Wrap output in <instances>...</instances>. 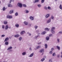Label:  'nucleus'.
<instances>
[{
	"label": "nucleus",
	"mask_w": 62,
	"mask_h": 62,
	"mask_svg": "<svg viewBox=\"0 0 62 62\" xmlns=\"http://www.w3.org/2000/svg\"><path fill=\"white\" fill-rule=\"evenodd\" d=\"M55 29V28L54 27H53L52 28V32L53 34H54L55 32L54 31H53V30H54Z\"/></svg>",
	"instance_id": "nucleus-1"
},
{
	"label": "nucleus",
	"mask_w": 62,
	"mask_h": 62,
	"mask_svg": "<svg viewBox=\"0 0 62 62\" xmlns=\"http://www.w3.org/2000/svg\"><path fill=\"white\" fill-rule=\"evenodd\" d=\"M12 2V0H10V3H11V2Z\"/></svg>",
	"instance_id": "nucleus-52"
},
{
	"label": "nucleus",
	"mask_w": 62,
	"mask_h": 62,
	"mask_svg": "<svg viewBox=\"0 0 62 62\" xmlns=\"http://www.w3.org/2000/svg\"><path fill=\"white\" fill-rule=\"evenodd\" d=\"M4 24H7V23H8V22H7V21H5L4 22Z\"/></svg>",
	"instance_id": "nucleus-25"
},
{
	"label": "nucleus",
	"mask_w": 62,
	"mask_h": 62,
	"mask_svg": "<svg viewBox=\"0 0 62 62\" xmlns=\"http://www.w3.org/2000/svg\"><path fill=\"white\" fill-rule=\"evenodd\" d=\"M49 40V39H46L45 40L46 41H48V40Z\"/></svg>",
	"instance_id": "nucleus-45"
},
{
	"label": "nucleus",
	"mask_w": 62,
	"mask_h": 62,
	"mask_svg": "<svg viewBox=\"0 0 62 62\" xmlns=\"http://www.w3.org/2000/svg\"><path fill=\"white\" fill-rule=\"evenodd\" d=\"M2 9L3 11H5V10H6V8H5V7H3V8Z\"/></svg>",
	"instance_id": "nucleus-26"
},
{
	"label": "nucleus",
	"mask_w": 62,
	"mask_h": 62,
	"mask_svg": "<svg viewBox=\"0 0 62 62\" xmlns=\"http://www.w3.org/2000/svg\"><path fill=\"white\" fill-rule=\"evenodd\" d=\"M49 54H53V52H52V51H50L49 52Z\"/></svg>",
	"instance_id": "nucleus-31"
},
{
	"label": "nucleus",
	"mask_w": 62,
	"mask_h": 62,
	"mask_svg": "<svg viewBox=\"0 0 62 62\" xmlns=\"http://www.w3.org/2000/svg\"><path fill=\"white\" fill-rule=\"evenodd\" d=\"M51 51H53L54 50V48H52L51 49Z\"/></svg>",
	"instance_id": "nucleus-51"
},
{
	"label": "nucleus",
	"mask_w": 62,
	"mask_h": 62,
	"mask_svg": "<svg viewBox=\"0 0 62 62\" xmlns=\"http://www.w3.org/2000/svg\"><path fill=\"white\" fill-rule=\"evenodd\" d=\"M12 50H9V51L10 52H12Z\"/></svg>",
	"instance_id": "nucleus-55"
},
{
	"label": "nucleus",
	"mask_w": 62,
	"mask_h": 62,
	"mask_svg": "<svg viewBox=\"0 0 62 62\" xmlns=\"http://www.w3.org/2000/svg\"><path fill=\"white\" fill-rule=\"evenodd\" d=\"M45 33H46V32H45V31H44L42 32L41 33V34H42V35H44V34H45Z\"/></svg>",
	"instance_id": "nucleus-13"
},
{
	"label": "nucleus",
	"mask_w": 62,
	"mask_h": 62,
	"mask_svg": "<svg viewBox=\"0 0 62 62\" xmlns=\"http://www.w3.org/2000/svg\"><path fill=\"white\" fill-rule=\"evenodd\" d=\"M2 28L3 29H4V28H5V26L3 25L2 26Z\"/></svg>",
	"instance_id": "nucleus-41"
},
{
	"label": "nucleus",
	"mask_w": 62,
	"mask_h": 62,
	"mask_svg": "<svg viewBox=\"0 0 62 62\" xmlns=\"http://www.w3.org/2000/svg\"><path fill=\"white\" fill-rule=\"evenodd\" d=\"M29 12V11H28L27 10L26 12V13H28Z\"/></svg>",
	"instance_id": "nucleus-49"
},
{
	"label": "nucleus",
	"mask_w": 62,
	"mask_h": 62,
	"mask_svg": "<svg viewBox=\"0 0 62 62\" xmlns=\"http://www.w3.org/2000/svg\"><path fill=\"white\" fill-rule=\"evenodd\" d=\"M61 58H62V55H61Z\"/></svg>",
	"instance_id": "nucleus-59"
},
{
	"label": "nucleus",
	"mask_w": 62,
	"mask_h": 62,
	"mask_svg": "<svg viewBox=\"0 0 62 62\" xmlns=\"http://www.w3.org/2000/svg\"><path fill=\"white\" fill-rule=\"evenodd\" d=\"M19 39H22V37H20L19 38Z\"/></svg>",
	"instance_id": "nucleus-53"
},
{
	"label": "nucleus",
	"mask_w": 62,
	"mask_h": 62,
	"mask_svg": "<svg viewBox=\"0 0 62 62\" xmlns=\"http://www.w3.org/2000/svg\"><path fill=\"white\" fill-rule=\"evenodd\" d=\"M45 30H47V31H49V29L48 28H46L45 29Z\"/></svg>",
	"instance_id": "nucleus-27"
},
{
	"label": "nucleus",
	"mask_w": 62,
	"mask_h": 62,
	"mask_svg": "<svg viewBox=\"0 0 62 62\" xmlns=\"http://www.w3.org/2000/svg\"><path fill=\"white\" fill-rule=\"evenodd\" d=\"M8 39H5L4 40V42L7 41H8Z\"/></svg>",
	"instance_id": "nucleus-36"
},
{
	"label": "nucleus",
	"mask_w": 62,
	"mask_h": 62,
	"mask_svg": "<svg viewBox=\"0 0 62 62\" xmlns=\"http://www.w3.org/2000/svg\"><path fill=\"white\" fill-rule=\"evenodd\" d=\"M39 2V0H35V1H34V3H37V2Z\"/></svg>",
	"instance_id": "nucleus-10"
},
{
	"label": "nucleus",
	"mask_w": 62,
	"mask_h": 62,
	"mask_svg": "<svg viewBox=\"0 0 62 62\" xmlns=\"http://www.w3.org/2000/svg\"><path fill=\"white\" fill-rule=\"evenodd\" d=\"M41 44V42H40L38 43V45H39V44Z\"/></svg>",
	"instance_id": "nucleus-48"
},
{
	"label": "nucleus",
	"mask_w": 62,
	"mask_h": 62,
	"mask_svg": "<svg viewBox=\"0 0 62 62\" xmlns=\"http://www.w3.org/2000/svg\"><path fill=\"white\" fill-rule=\"evenodd\" d=\"M5 35H2L1 36V37H5Z\"/></svg>",
	"instance_id": "nucleus-44"
},
{
	"label": "nucleus",
	"mask_w": 62,
	"mask_h": 62,
	"mask_svg": "<svg viewBox=\"0 0 62 62\" xmlns=\"http://www.w3.org/2000/svg\"><path fill=\"white\" fill-rule=\"evenodd\" d=\"M45 58H43L41 60V61L42 62H43V61H44L45 60Z\"/></svg>",
	"instance_id": "nucleus-15"
},
{
	"label": "nucleus",
	"mask_w": 62,
	"mask_h": 62,
	"mask_svg": "<svg viewBox=\"0 0 62 62\" xmlns=\"http://www.w3.org/2000/svg\"><path fill=\"white\" fill-rule=\"evenodd\" d=\"M49 62H53V61H52V60L51 59H50L49 60Z\"/></svg>",
	"instance_id": "nucleus-33"
},
{
	"label": "nucleus",
	"mask_w": 62,
	"mask_h": 62,
	"mask_svg": "<svg viewBox=\"0 0 62 62\" xmlns=\"http://www.w3.org/2000/svg\"><path fill=\"white\" fill-rule=\"evenodd\" d=\"M48 9H51V7H48L47 8Z\"/></svg>",
	"instance_id": "nucleus-38"
},
{
	"label": "nucleus",
	"mask_w": 62,
	"mask_h": 62,
	"mask_svg": "<svg viewBox=\"0 0 62 62\" xmlns=\"http://www.w3.org/2000/svg\"><path fill=\"white\" fill-rule=\"evenodd\" d=\"M8 7H12V6L11 5V4H9L8 5Z\"/></svg>",
	"instance_id": "nucleus-22"
},
{
	"label": "nucleus",
	"mask_w": 62,
	"mask_h": 62,
	"mask_svg": "<svg viewBox=\"0 0 62 62\" xmlns=\"http://www.w3.org/2000/svg\"><path fill=\"white\" fill-rule=\"evenodd\" d=\"M24 24H25V25H27V24H28V22H24Z\"/></svg>",
	"instance_id": "nucleus-16"
},
{
	"label": "nucleus",
	"mask_w": 62,
	"mask_h": 62,
	"mask_svg": "<svg viewBox=\"0 0 62 62\" xmlns=\"http://www.w3.org/2000/svg\"><path fill=\"white\" fill-rule=\"evenodd\" d=\"M44 51L43 49H41L40 51V53H43Z\"/></svg>",
	"instance_id": "nucleus-4"
},
{
	"label": "nucleus",
	"mask_w": 62,
	"mask_h": 62,
	"mask_svg": "<svg viewBox=\"0 0 62 62\" xmlns=\"http://www.w3.org/2000/svg\"><path fill=\"white\" fill-rule=\"evenodd\" d=\"M59 8L61 9H62V5H60L59 6Z\"/></svg>",
	"instance_id": "nucleus-18"
},
{
	"label": "nucleus",
	"mask_w": 62,
	"mask_h": 62,
	"mask_svg": "<svg viewBox=\"0 0 62 62\" xmlns=\"http://www.w3.org/2000/svg\"><path fill=\"white\" fill-rule=\"evenodd\" d=\"M57 40L58 41V43H59V42H60V41H59V39H57Z\"/></svg>",
	"instance_id": "nucleus-40"
},
{
	"label": "nucleus",
	"mask_w": 62,
	"mask_h": 62,
	"mask_svg": "<svg viewBox=\"0 0 62 62\" xmlns=\"http://www.w3.org/2000/svg\"><path fill=\"white\" fill-rule=\"evenodd\" d=\"M57 47L58 49L59 50H60V47H59L58 46H57Z\"/></svg>",
	"instance_id": "nucleus-28"
},
{
	"label": "nucleus",
	"mask_w": 62,
	"mask_h": 62,
	"mask_svg": "<svg viewBox=\"0 0 62 62\" xmlns=\"http://www.w3.org/2000/svg\"><path fill=\"white\" fill-rule=\"evenodd\" d=\"M15 26L16 27H19V24H16L15 25Z\"/></svg>",
	"instance_id": "nucleus-23"
},
{
	"label": "nucleus",
	"mask_w": 62,
	"mask_h": 62,
	"mask_svg": "<svg viewBox=\"0 0 62 62\" xmlns=\"http://www.w3.org/2000/svg\"><path fill=\"white\" fill-rule=\"evenodd\" d=\"M7 18L9 19H11L12 18V16H11L8 15L7 16Z\"/></svg>",
	"instance_id": "nucleus-3"
},
{
	"label": "nucleus",
	"mask_w": 62,
	"mask_h": 62,
	"mask_svg": "<svg viewBox=\"0 0 62 62\" xmlns=\"http://www.w3.org/2000/svg\"><path fill=\"white\" fill-rule=\"evenodd\" d=\"M51 18L52 19H54V17L53 16H51Z\"/></svg>",
	"instance_id": "nucleus-43"
},
{
	"label": "nucleus",
	"mask_w": 62,
	"mask_h": 62,
	"mask_svg": "<svg viewBox=\"0 0 62 62\" xmlns=\"http://www.w3.org/2000/svg\"><path fill=\"white\" fill-rule=\"evenodd\" d=\"M62 31H60L59 32V33H60V34H62Z\"/></svg>",
	"instance_id": "nucleus-54"
},
{
	"label": "nucleus",
	"mask_w": 62,
	"mask_h": 62,
	"mask_svg": "<svg viewBox=\"0 0 62 62\" xmlns=\"http://www.w3.org/2000/svg\"><path fill=\"white\" fill-rule=\"evenodd\" d=\"M55 1H57V0H55Z\"/></svg>",
	"instance_id": "nucleus-64"
},
{
	"label": "nucleus",
	"mask_w": 62,
	"mask_h": 62,
	"mask_svg": "<svg viewBox=\"0 0 62 62\" xmlns=\"http://www.w3.org/2000/svg\"><path fill=\"white\" fill-rule=\"evenodd\" d=\"M36 49H39L40 48V46H38L36 47Z\"/></svg>",
	"instance_id": "nucleus-11"
},
{
	"label": "nucleus",
	"mask_w": 62,
	"mask_h": 62,
	"mask_svg": "<svg viewBox=\"0 0 62 62\" xmlns=\"http://www.w3.org/2000/svg\"><path fill=\"white\" fill-rule=\"evenodd\" d=\"M34 55V53H31L30 55L29 56V57H32Z\"/></svg>",
	"instance_id": "nucleus-5"
},
{
	"label": "nucleus",
	"mask_w": 62,
	"mask_h": 62,
	"mask_svg": "<svg viewBox=\"0 0 62 62\" xmlns=\"http://www.w3.org/2000/svg\"><path fill=\"white\" fill-rule=\"evenodd\" d=\"M45 48L46 49L47 48V45L46 44L45 45Z\"/></svg>",
	"instance_id": "nucleus-21"
},
{
	"label": "nucleus",
	"mask_w": 62,
	"mask_h": 62,
	"mask_svg": "<svg viewBox=\"0 0 62 62\" xmlns=\"http://www.w3.org/2000/svg\"><path fill=\"white\" fill-rule=\"evenodd\" d=\"M23 6L24 7H26V5L25 4H23Z\"/></svg>",
	"instance_id": "nucleus-37"
},
{
	"label": "nucleus",
	"mask_w": 62,
	"mask_h": 62,
	"mask_svg": "<svg viewBox=\"0 0 62 62\" xmlns=\"http://www.w3.org/2000/svg\"><path fill=\"white\" fill-rule=\"evenodd\" d=\"M12 49V46H10L7 49V50H11Z\"/></svg>",
	"instance_id": "nucleus-6"
},
{
	"label": "nucleus",
	"mask_w": 62,
	"mask_h": 62,
	"mask_svg": "<svg viewBox=\"0 0 62 62\" xmlns=\"http://www.w3.org/2000/svg\"><path fill=\"white\" fill-rule=\"evenodd\" d=\"M17 5L19 7H20V8H22V5L21 3H18V4Z\"/></svg>",
	"instance_id": "nucleus-2"
},
{
	"label": "nucleus",
	"mask_w": 62,
	"mask_h": 62,
	"mask_svg": "<svg viewBox=\"0 0 62 62\" xmlns=\"http://www.w3.org/2000/svg\"><path fill=\"white\" fill-rule=\"evenodd\" d=\"M49 36L50 37H52L53 36V35L52 34H50L49 35Z\"/></svg>",
	"instance_id": "nucleus-39"
},
{
	"label": "nucleus",
	"mask_w": 62,
	"mask_h": 62,
	"mask_svg": "<svg viewBox=\"0 0 62 62\" xmlns=\"http://www.w3.org/2000/svg\"><path fill=\"white\" fill-rule=\"evenodd\" d=\"M50 39V38L49 37H46V39Z\"/></svg>",
	"instance_id": "nucleus-35"
},
{
	"label": "nucleus",
	"mask_w": 62,
	"mask_h": 62,
	"mask_svg": "<svg viewBox=\"0 0 62 62\" xmlns=\"http://www.w3.org/2000/svg\"><path fill=\"white\" fill-rule=\"evenodd\" d=\"M8 25H6V27H5V29H8Z\"/></svg>",
	"instance_id": "nucleus-17"
},
{
	"label": "nucleus",
	"mask_w": 62,
	"mask_h": 62,
	"mask_svg": "<svg viewBox=\"0 0 62 62\" xmlns=\"http://www.w3.org/2000/svg\"><path fill=\"white\" fill-rule=\"evenodd\" d=\"M37 6H38V7H39V8H40V7H41V5H38Z\"/></svg>",
	"instance_id": "nucleus-30"
},
{
	"label": "nucleus",
	"mask_w": 62,
	"mask_h": 62,
	"mask_svg": "<svg viewBox=\"0 0 62 62\" xmlns=\"http://www.w3.org/2000/svg\"><path fill=\"white\" fill-rule=\"evenodd\" d=\"M35 29H37V28H38V26H35Z\"/></svg>",
	"instance_id": "nucleus-42"
},
{
	"label": "nucleus",
	"mask_w": 62,
	"mask_h": 62,
	"mask_svg": "<svg viewBox=\"0 0 62 62\" xmlns=\"http://www.w3.org/2000/svg\"><path fill=\"white\" fill-rule=\"evenodd\" d=\"M13 12V10H11L10 12H9V13L10 14H11Z\"/></svg>",
	"instance_id": "nucleus-19"
},
{
	"label": "nucleus",
	"mask_w": 62,
	"mask_h": 62,
	"mask_svg": "<svg viewBox=\"0 0 62 62\" xmlns=\"http://www.w3.org/2000/svg\"><path fill=\"white\" fill-rule=\"evenodd\" d=\"M50 22H51V19H50L47 21V23H50Z\"/></svg>",
	"instance_id": "nucleus-20"
},
{
	"label": "nucleus",
	"mask_w": 62,
	"mask_h": 62,
	"mask_svg": "<svg viewBox=\"0 0 62 62\" xmlns=\"http://www.w3.org/2000/svg\"><path fill=\"white\" fill-rule=\"evenodd\" d=\"M44 8L45 9H47V7H44Z\"/></svg>",
	"instance_id": "nucleus-47"
},
{
	"label": "nucleus",
	"mask_w": 62,
	"mask_h": 62,
	"mask_svg": "<svg viewBox=\"0 0 62 62\" xmlns=\"http://www.w3.org/2000/svg\"><path fill=\"white\" fill-rule=\"evenodd\" d=\"M52 55L53 56H55V53H54L52 54Z\"/></svg>",
	"instance_id": "nucleus-29"
},
{
	"label": "nucleus",
	"mask_w": 62,
	"mask_h": 62,
	"mask_svg": "<svg viewBox=\"0 0 62 62\" xmlns=\"http://www.w3.org/2000/svg\"><path fill=\"white\" fill-rule=\"evenodd\" d=\"M5 39H8V38L7 37Z\"/></svg>",
	"instance_id": "nucleus-58"
},
{
	"label": "nucleus",
	"mask_w": 62,
	"mask_h": 62,
	"mask_svg": "<svg viewBox=\"0 0 62 62\" xmlns=\"http://www.w3.org/2000/svg\"><path fill=\"white\" fill-rule=\"evenodd\" d=\"M24 31H23L21 32V35H23V34L24 33Z\"/></svg>",
	"instance_id": "nucleus-12"
},
{
	"label": "nucleus",
	"mask_w": 62,
	"mask_h": 62,
	"mask_svg": "<svg viewBox=\"0 0 62 62\" xmlns=\"http://www.w3.org/2000/svg\"><path fill=\"white\" fill-rule=\"evenodd\" d=\"M19 36V35L18 34H16L14 36L15 37H16V38H17Z\"/></svg>",
	"instance_id": "nucleus-9"
},
{
	"label": "nucleus",
	"mask_w": 62,
	"mask_h": 62,
	"mask_svg": "<svg viewBox=\"0 0 62 62\" xmlns=\"http://www.w3.org/2000/svg\"><path fill=\"white\" fill-rule=\"evenodd\" d=\"M44 0H41V2L42 3H44Z\"/></svg>",
	"instance_id": "nucleus-34"
},
{
	"label": "nucleus",
	"mask_w": 62,
	"mask_h": 62,
	"mask_svg": "<svg viewBox=\"0 0 62 62\" xmlns=\"http://www.w3.org/2000/svg\"><path fill=\"white\" fill-rule=\"evenodd\" d=\"M61 54H62V52H61Z\"/></svg>",
	"instance_id": "nucleus-62"
},
{
	"label": "nucleus",
	"mask_w": 62,
	"mask_h": 62,
	"mask_svg": "<svg viewBox=\"0 0 62 62\" xmlns=\"http://www.w3.org/2000/svg\"><path fill=\"white\" fill-rule=\"evenodd\" d=\"M38 37V36H37V37H36V38H37Z\"/></svg>",
	"instance_id": "nucleus-63"
},
{
	"label": "nucleus",
	"mask_w": 62,
	"mask_h": 62,
	"mask_svg": "<svg viewBox=\"0 0 62 62\" xmlns=\"http://www.w3.org/2000/svg\"><path fill=\"white\" fill-rule=\"evenodd\" d=\"M9 28H10V27H8Z\"/></svg>",
	"instance_id": "nucleus-60"
},
{
	"label": "nucleus",
	"mask_w": 62,
	"mask_h": 62,
	"mask_svg": "<svg viewBox=\"0 0 62 62\" xmlns=\"http://www.w3.org/2000/svg\"><path fill=\"white\" fill-rule=\"evenodd\" d=\"M29 50L30 51H31V50H32V49H31V47H30L29 48Z\"/></svg>",
	"instance_id": "nucleus-50"
},
{
	"label": "nucleus",
	"mask_w": 62,
	"mask_h": 62,
	"mask_svg": "<svg viewBox=\"0 0 62 62\" xmlns=\"http://www.w3.org/2000/svg\"><path fill=\"white\" fill-rule=\"evenodd\" d=\"M22 54L23 55H25V54H26V52H23Z\"/></svg>",
	"instance_id": "nucleus-7"
},
{
	"label": "nucleus",
	"mask_w": 62,
	"mask_h": 62,
	"mask_svg": "<svg viewBox=\"0 0 62 62\" xmlns=\"http://www.w3.org/2000/svg\"><path fill=\"white\" fill-rule=\"evenodd\" d=\"M30 18L31 20H34V18L32 16H30Z\"/></svg>",
	"instance_id": "nucleus-8"
},
{
	"label": "nucleus",
	"mask_w": 62,
	"mask_h": 62,
	"mask_svg": "<svg viewBox=\"0 0 62 62\" xmlns=\"http://www.w3.org/2000/svg\"><path fill=\"white\" fill-rule=\"evenodd\" d=\"M19 41H21L22 40V39H19Z\"/></svg>",
	"instance_id": "nucleus-57"
},
{
	"label": "nucleus",
	"mask_w": 62,
	"mask_h": 62,
	"mask_svg": "<svg viewBox=\"0 0 62 62\" xmlns=\"http://www.w3.org/2000/svg\"><path fill=\"white\" fill-rule=\"evenodd\" d=\"M43 53H42V55H43Z\"/></svg>",
	"instance_id": "nucleus-61"
},
{
	"label": "nucleus",
	"mask_w": 62,
	"mask_h": 62,
	"mask_svg": "<svg viewBox=\"0 0 62 62\" xmlns=\"http://www.w3.org/2000/svg\"><path fill=\"white\" fill-rule=\"evenodd\" d=\"M49 17V15L48 14H47L46 16V18H48Z\"/></svg>",
	"instance_id": "nucleus-14"
},
{
	"label": "nucleus",
	"mask_w": 62,
	"mask_h": 62,
	"mask_svg": "<svg viewBox=\"0 0 62 62\" xmlns=\"http://www.w3.org/2000/svg\"><path fill=\"white\" fill-rule=\"evenodd\" d=\"M18 15V13L16 12V13L15 14V16H17Z\"/></svg>",
	"instance_id": "nucleus-32"
},
{
	"label": "nucleus",
	"mask_w": 62,
	"mask_h": 62,
	"mask_svg": "<svg viewBox=\"0 0 62 62\" xmlns=\"http://www.w3.org/2000/svg\"><path fill=\"white\" fill-rule=\"evenodd\" d=\"M31 33H30L29 34V36H31Z\"/></svg>",
	"instance_id": "nucleus-56"
},
{
	"label": "nucleus",
	"mask_w": 62,
	"mask_h": 62,
	"mask_svg": "<svg viewBox=\"0 0 62 62\" xmlns=\"http://www.w3.org/2000/svg\"><path fill=\"white\" fill-rule=\"evenodd\" d=\"M57 57H58V58H59V54L57 55Z\"/></svg>",
	"instance_id": "nucleus-46"
},
{
	"label": "nucleus",
	"mask_w": 62,
	"mask_h": 62,
	"mask_svg": "<svg viewBox=\"0 0 62 62\" xmlns=\"http://www.w3.org/2000/svg\"><path fill=\"white\" fill-rule=\"evenodd\" d=\"M5 44L6 45H8V42H5Z\"/></svg>",
	"instance_id": "nucleus-24"
}]
</instances>
